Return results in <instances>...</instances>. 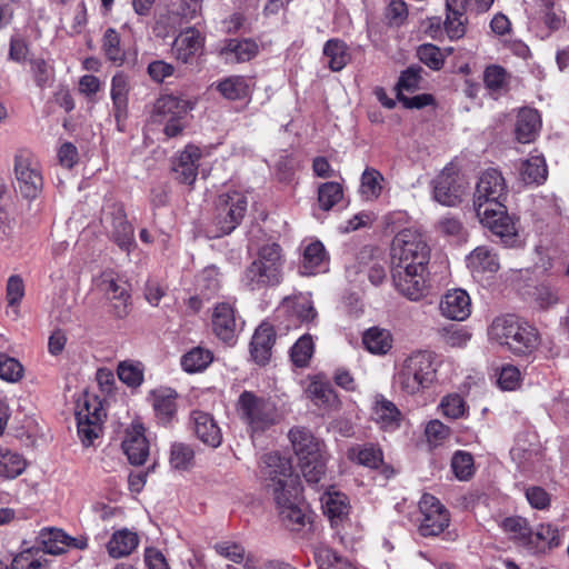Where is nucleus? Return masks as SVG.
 <instances>
[{
  "instance_id": "nucleus-58",
  "label": "nucleus",
  "mask_w": 569,
  "mask_h": 569,
  "mask_svg": "<svg viewBox=\"0 0 569 569\" xmlns=\"http://www.w3.org/2000/svg\"><path fill=\"white\" fill-rule=\"evenodd\" d=\"M507 72L497 64H491L483 72V82L487 89L498 92L507 86Z\"/></svg>"
},
{
  "instance_id": "nucleus-48",
  "label": "nucleus",
  "mask_w": 569,
  "mask_h": 569,
  "mask_svg": "<svg viewBox=\"0 0 569 569\" xmlns=\"http://www.w3.org/2000/svg\"><path fill=\"white\" fill-rule=\"evenodd\" d=\"M217 90L228 100L244 99L250 93L249 84L241 76H232L218 82Z\"/></svg>"
},
{
  "instance_id": "nucleus-36",
  "label": "nucleus",
  "mask_w": 569,
  "mask_h": 569,
  "mask_svg": "<svg viewBox=\"0 0 569 569\" xmlns=\"http://www.w3.org/2000/svg\"><path fill=\"white\" fill-rule=\"evenodd\" d=\"M348 459L367 468L377 469L383 462L381 449L372 443L355 445L348 450Z\"/></svg>"
},
{
  "instance_id": "nucleus-47",
  "label": "nucleus",
  "mask_w": 569,
  "mask_h": 569,
  "mask_svg": "<svg viewBox=\"0 0 569 569\" xmlns=\"http://www.w3.org/2000/svg\"><path fill=\"white\" fill-rule=\"evenodd\" d=\"M213 360V355L209 349L194 347L184 353L181 358V367L189 373L204 370Z\"/></svg>"
},
{
  "instance_id": "nucleus-35",
  "label": "nucleus",
  "mask_w": 569,
  "mask_h": 569,
  "mask_svg": "<svg viewBox=\"0 0 569 569\" xmlns=\"http://www.w3.org/2000/svg\"><path fill=\"white\" fill-rule=\"evenodd\" d=\"M325 513L332 523H338L348 517L350 503L348 497L339 491H328L321 498Z\"/></svg>"
},
{
  "instance_id": "nucleus-64",
  "label": "nucleus",
  "mask_w": 569,
  "mask_h": 569,
  "mask_svg": "<svg viewBox=\"0 0 569 569\" xmlns=\"http://www.w3.org/2000/svg\"><path fill=\"white\" fill-rule=\"evenodd\" d=\"M11 569H47L46 565L30 552H22L13 558Z\"/></svg>"
},
{
  "instance_id": "nucleus-22",
  "label": "nucleus",
  "mask_w": 569,
  "mask_h": 569,
  "mask_svg": "<svg viewBox=\"0 0 569 569\" xmlns=\"http://www.w3.org/2000/svg\"><path fill=\"white\" fill-rule=\"evenodd\" d=\"M178 393L171 388H159L151 392L152 408L159 423L170 425L177 416Z\"/></svg>"
},
{
  "instance_id": "nucleus-39",
  "label": "nucleus",
  "mask_w": 569,
  "mask_h": 569,
  "mask_svg": "<svg viewBox=\"0 0 569 569\" xmlns=\"http://www.w3.org/2000/svg\"><path fill=\"white\" fill-rule=\"evenodd\" d=\"M519 171L525 183L541 184L548 177L547 163L542 156H530L521 162Z\"/></svg>"
},
{
  "instance_id": "nucleus-59",
  "label": "nucleus",
  "mask_w": 569,
  "mask_h": 569,
  "mask_svg": "<svg viewBox=\"0 0 569 569\" xmlns=\"http://www.w3.org/2000/svg\"><path fill=\"white\" fill-rule=\"evenodd\" d=\"M440 410L447 418L459 419L465 415L466 402L463 398L457 393L448 395L442 398Z\"/></svg>"
},
{
  "instance_id": "nucleus-61",
  "label": "nucleus",
  "mask_w": 569,
  "mask_h": 569,
  "mask_svg": "<svg viewBox=\"0 0 569 569\" xmlns=\"http://www.w3.org/2000/svg\"><path fill=\"white\" fill-rule=\"evenodd\" d=\"M147 72L157 83H162L167 78L173 76L174 67L164 60H154L148 64Z\"/></svg>"
},
{
  "instance_id": "nucleus-2",
  "label": "nucleus",
  "mask_w": 569,
  "mask_h": 569,
  "mask_svg": "<svg viewBox=\"0 0 569 569\" xmlns=\"http://www.w3.org/2000/svg\"><path fill=\"white\" fill-rule=\"evenodd\" d=\"M488 335L518 356L531 355L540 343L538 329L512 315L497 317L489 327Z\"/></svg>"
},
{
  "instance_id": "nucleus-43",
  "label": "nucleus",
  "mask_w": 569,
  "mask_h": 569,
  "mask_svg": "<svg viewBox=\"0 0 569 569\" xmlns=\"http://www.w3.org/2000/svg\"><path fill=\"white\" fill-rule=\"evenodd\" d=\"M459 0H447V18L445 31L449 39L457 40L466 33V18L461 10L457 9Z\"/></svg>"
},
{
  "instance_id": "nucleus-8",
  "label": "nucleus",
  "mask_w": 569,
  "mask_h": 569,
  "mask_svg": "<svg viewBox=\"0 0 569 569\" xmlns=\"http://www.w3.org/2000/svg\"><path fill=\"white\" fill-rule=\"evenodd\" d=\"M192 108V103L187 99L173 94H164L156 100L152 119L154 122L164 123V134L173 138L179 136L184 129L186 116Z\"/></svg>"
},
{
  "instance_id": "nucleus-23",
  "label": "nucleus",
  "mask_w": 569,
  "mask_h": 569,
  "mask_svg": "<svg viewBox=\"0 0 569 569\" xmlns=\"http://www.w3.org/2000/svg\"><path fill=\"white\" fill-rule=\"evenodd\" d=\"M288 437L299 462L325 452L323 443L307 428L295 427L290 429Z\"/></svg>"
},
{
  "instance_id": "nucleus-18",
  "label": "nucleus",
  "mask_w": 569,
  "mask_h": 569,
  "mask_svg": "<svg viewBox=\"0 0 569 569\" xmlns=\"http://www.w3.org/2000/svg\"><path fill=\"white\" fill-rule=\"evenodd\" d=\"M98 289L111 301H113L114 313L122 318L128 313V301L130 295L124 281H120L111 270L101 272L97 280Z\"/></svg>"
},
{
  "instance_id": "nucleus-25",
  "label": "nucleus",
  "mask_w": 569,
  "mask_h": 569,
  "mask_svg": "<svg viewBox=\"0 0 569 569\" xmlns=\"http://www.w3.org/2000/svg\"><path fill=\"white\" fill-rule=\"evenodd\" d=\"M329 269V257L325 246L316 240L307 244L303 249L302 261L299 267L300 273L312 276L326 272Z\"/></svg>"
},
{
  "instance_id": "nucleus-37",
  "label": "nucleus",
  "mask_w": 569,
  "mask_h": 569,
  "mask_svg": "<svg viewBox=\"0 0 569 569\" xmlns=\"http://www.w3.org/2000/svg\"><path fill=\"white\" fill-rule=\"evenodd\" d=\"M258 44L251 39H230L227 41L221 53L226 59L232 62H246L257 56Z\"/></svg>"
},
{
  "instance_id": "nucleus-19",
  "label": "nucleus",
  "mask_w": 569,
  "mask_h": 569,
  "mask_svg": "<svg viewBox=\"0 0 569 569\" xmlns=\"http://www.w3.org/2000/svg\"><path fill=\"white\" fill-rule=\"evenodd\" d=\"M122 449L132 465H143L149 456V442L141 423L134 422L127 430Z\"/></svg>"
},
{
  "instance_id": "nucleus-62",
  "label": "nucleus",
  "mask_w": 569,
  "mask_h": 569,
  "mask_svg": "<svg viewBox=\"0 0 569 569\" xmlns=\"http://www.w3.org/2000/svg\"><path fill=\"white\" fill-rule=\"evenodd\" d=\"M520 371L517 367L507 365L500 370L498 385L503 390H515L519 386Z\"/></svg>"
},
{
  "instance_id": "nucleus-60",
  "label": "nucleus",
  "mask_w": 569,
  "mask_h": 569,
  "mask_svg": "<svg viewBox=\"0 0 569 569\" xmlns=\"http://www.w3.org/2000/svg\"><path fill=\"white\" fill-rule=\"evenodd\" d=\"M418 57L422 63L432 70H440L445 62V57L440 49L431 43L420 46Z\"/></svg>"
},
{
  "instance_id": "nucleus-54",
  "label": "nucleus",
  "mask_w": 569,
  "mask_h": 569,
  "mask_svg": "<svg viewBox=\"0 0 569 569\" xmlns=\"http://www.w3.org/2000/svg\"><path fill=\"white\" fill-rule=\"evenodd\" d=\"M451 469L457 479L461 481L470 479L475 472L472 455L463 450L456 451L451 458Z\"/></svg>"
},
{
  "instance_id": "nucleus-7",
  "label": "nucleus",
  "mask_w": 569,
  "mask_h": 569,
  "mask_svg": "<svg viewBox=\"0 0 569 569\" xmlns=\"http://www.w3.org/2000/svg\"><path fill=\"white\" fill-rule=\"evenodd\" d=\"M14 188L24 199L33 200L43 189L41 164L33 152L20 149L13 158Z\"/></svg>"
},
{
  "instance_id": "nucleus-14",
  "label": "nucleus",
  "mask_w": 569,
  "mask_h": 569,
  "mask_svg": "<svg viewBox=\"0 0 569 569\" xmlns=\"http://www.w3.org/2000/svg\"><path fill=\"white\" fill-rule=\"evenodd\" d=\"M212 331L222 342L232 346L242 331L244 321L230 302H219L211 316Z\"/></svg>"
},
{
  "instance_id": "nucleus-15",
  "label": "nucleus",
  "mask_w": 569,
  "mask_h": 569,
  "mask_svg": "<svg viewBox=\"0 0 569 569\" xmlns=\"http://www.w3.org/2000/svg\"><path fill=\"white\" fill-rule=\"evenodd\" d=\"M391 276L395 288L409 300L418 301L426 297L429 291L428 269L392 267Z\"/></svg>"
},
{
  "instance_id": "nucleus-40",
  "label": "nucleus",
  "mask_w": 569,
  "mask_h": 569,
  "mask_svg": "<svg viewBox=\"0 0 569 569\" xmlns=\"http://www.w3.org/2000/svg\"><path fill=\"white\" fill-rule=\"evenodd\" d=\"M499 527L517 543L525 548H527V545H530L531 529L525 518L519 516L507 517L499 522Z\"/></svg>"
},
{
  "instance_id": "nucleus-29",
  "label": "nucleus",
  "mask_w": 569,
  "mask_h": 569,
  "mask_svg": "<svg viewBox=\"0 0 569 569\" xmlns=\"http://www.w3.org/2000/svg\"><path fill=\"white\" fill-rule=\"evenodd\" d=\"M274 338L272 327L267 323H262L256 329L250 343V352L254 362L266 365L270 360Z\"/></svg>"
},
{
  "instance_id": "nucleus-63",
  "label": "nucleus",
  "mask_w": 569,
  "mask_h": 569,
  "mask_svg": "<svg viewBox=\"0 0 569 569\" xmlns=\"http://www.w3.org/2000/svg\"><path fill=\"white\" fill-rule=\"evenodd\" d=\"M421 68L410 67L407 70L402 71L399 81L397 83L398 92L402 90L413 91L419 88V82L421 80L420 76Z\"/></svg>"
},
{
  "instance_id": "nucleus-6",
  "label": "nucleus",
  "mask_w": 569,
  "mask_h": 569,
  "mask_svg": "<svg viewBox=\"0 0 569 569\" xmlns=\"http://www.w3.org/2000/svg\"><path fill=\"white\" fill-rule=\"evenodd\" d=\"M236 410L251 432H262L278 421L274 403L251 391L246 390L239 396Z\"/></svg>"
},
{
  "instance_id": "nucleus-41",
  "label": "nucleus",
  "mask_w": 569,
  "mask_h": 569,
  "mask_svg": "<svg viewBox=\"0 0 569 569\" xmlns=\"http://www.w3.org/2000/svg\"><path fill=\"white\" fill-rule=\"evenodd\" d=\"M67 533L61 529L43 528L37 537V543L46 553L61 555L66 552Z\"/></svg>"
},
{
  "instance_id": "nucleus-1",
  "label": "nucleus",
  "mask_w": 569,
  "mask_h": 569,
  "mask_svg": "<svg viewBox=\"0 0 569 569\" xmlns=\"http://www.w3.org/2000/svg\"><path fill=\"white\" fill-rule=\"evenodd\" d=\"M508 197L509 188L500 170L488 168L480 173L472 198L477 217L503 246L513 247L518 241V229L507 211Z\"/></svg>"
},
{
  "instance_id": "nucleus-11",
  "label": "nucleus",
  "mask_w": 569,
  "mask_h": 569,
  "mask_svg": "<svg viewBox=\"0 0 569 569\" xmlns=\"http://www.w3.org/2000/svg\"><path fill=\"white\" fill-rule=\"evenodd\" d=\"M280 489L281 487L278 490ZM300 495V487L291 486L287 491H278L273 496L279 519L291 531H300L309 522V517L301 503Z\"/></svg>"
},
{
  "instance_id": "nucleus-33",
  "label": "nucleus",
  "mask_w": 569,
  "mask_h": 569,
  "mask_svg": "<svg viewBox=\"0 0 569 569\" xmlns=\"http://www.w3.org/2000/svg\"><path fill=\"white\" fill-rule=\"evenodd\" d=\"M129 78L123 72H117L111 79V99L117 122L127 117Z\"/></svg>"
},
{
  "instance_id": "nucleus-13",
  "label": "nucleus",
  "mask_w": 569,
  "mask_h": 569,
  "mask_svg": "<svg viewBox=\"0 0 569 569\" xmlns=\"http://www.w3.org/2000/svg\"><path fill=\"white\" fill-rule=\"evenodd\" d=\"M101 222L114 242L123 250L133 243V228L127 220L124 208L119 202H107L102 208Z\"/></svg>"
},
{
  "instance_id": "nucleus-20",
  "label": "nucleus",
  "mask_w": 569,
  "mask_h": 569,
  "mask_svg": "<svg viewBox=\"0 0 569 569\" xmlns=\"http://www.w3.org/2000/svg\"><path fill=\"white\" fill-rule=\"evenodd\" d=\"M201 157L202 152L199 147L188 144L181 151L173 166L174 178L180 183L191 186L197 179Z\"/></svg>"
},
{
  "instance_id": "nucleus-46",
  "label": "nucleus",
  "mask_w": 569,
  "mask_h": 569,
  "mask_svg": "<svg viewBox=\"0 0 569 569\" xmlns=\"http://www.w3.org/2000/svg\"><path fill=\"white\" fill-rule=\"evenodd\" d=\"M102 51L106 58L117 66L126 60V51L121 46V37L113 28H108L102 38Z\"/></svg>"
},
{
  "instance_id": "nucleus-10",
  "label": "nucleus",
  "mask_w": 569,
  "mask_h": 569,
  "mask_svg": "<svg viewBox=\"0 0 569 569\" xmlns=\"http://www.w3.org/2000/svg\"><path fill=\"white\" fill-rule=\"evenodd\" d=\"M432 197L442 206L459 204L467 193L468 183L453 164L446 166L431 181Z\"/></svg>"
},
{
  "instance_id": "nucleus-4",
  "label": "nucleus",
  "mask_w": 569,
  "mask_h": 569,
  "mask_svg": "<svg viewBox=\"0 0 569 569\" xmlns=\"http://www.w3.org/2000/svg\"><path fill=\"white\" fill-rule=\"evenodd\" d=\"M283 260L278 243L262 246L257 258L244 269L241 283L250 291H260L278 286L282 280Z\"/></svg>"
},
{
  "instance_id": "nucleus-44",
  "label": "nucleus",
  "mask_w": 569,
  "mask_h": 569,
  "mask_svg": "<svg viewBox=\"0 0 569 569\" xmlns=\"http://www.w3.org/2000/svg\"><path fill=\"white\" fill-rule=\"evenodd\" d=\"M26 468V460L18 452L0 447V477L13 479Z\"/></svg>"
},
{
  "instance_id": "nucleus-55",
  "label": "nucleus",
  "mask_w": 569,
  "mask_h": 569,
  "mask_svg": "<svg viewBox=\"0 0 569 569\" xmlns=\"http://www.w3.org/2000/svg\"><path fill=\"white\" fill-rule=\"evenodd\" d=\"M117 373L129 387H139L143 381V367L140 362L122 361L118 365Z\"/></svg>"
},
{
  "instance_id": "nucleus-31",
  "label": "nucleus",
  "mask_w": 569,
  "mask_h": 569,
  "mask_svg": "<svg viewBox=\"0 0 569 569\" xmlns=\"http://www.w3.org/2000/svg\"><path fill=\"white\" fill-rule=\"evenodd\" d=\"M306 396L317 407L325 411L336 410L340 406V400L328 382L313 380L306 389Z\"/></svg>"
},
{
  "instance_id": "nucleus-30",
  "label": "nucleus",
  "mask_w": 569,
  "mask_h": 569,
  "mask_svg": "<svg viewBox=\"0 0 569 569\" xmlns=\"http://www.w3.org/2000/svg\"><path fill=\"white\" fill-rule=\"evenodd\" d=\"M139 545L137 532L122 528L116 530L107 542V552L113 559L130 556Z\"/></svg>"
},
{
  "instance_id": "nucleus-12",
  "label": "nucleus",
  "mask_w": 569,
  "mask_h": 569,
  "mask_svg": "<svg viewBox=\"0 0 569 569\" xmlns=\"http://www.w3.org/2000/svg\"><path fill=\"white\" fill-rule=\"evenodd\" d=\"M262 462V473L273 496L278 493L279 487L281 492L287 491L291 485L296 488L300 487L298 478L293 476L291 461L287 457L273 451L266 453Z\"/></svg>"
},
{
  "instance_id": "nucleus-28",
  "label": "nucleus",
  "mask_w": 569,
  "mask_h": 569,
  "mask_svg": "<svg viewBox=\"0 0 569 569\" xmlns=\"http://www.w3.org/2000/svg\"><path fill=\"white\" fill-rule=\"evenodd\" d=\"M196 436L206 445L217 448L221 445L222 433L211 415L203 411L192 412Z\"/></svg>"
},
{
  "instance_id": "nucleus-5",
  "label": "nucleus",
  "mask_w": 569,
  "mask_h": 569,
  "mask_svg": "<svg viewBox=\"0 0 569 569\" xmlns=\"http://www.w3.org/2000/svg\"><path fill=\"white\" fill-rule=\"evenodd\" d=\"M430 248L426 237L415 229H403L397 233L391 246L392 267L428 269Z\"/></svg>"
},
{
  "instance_id": "nucleus-42",
  "label": "nucleus",
  "mask_w": 569,
  "mask_h": 569,
  "mask_svg": "<svg viewBox=\"0 0 569 569\" xmlns=\"http://www.w3.org/2000/svg\"><path fill=\"white\" fill-rule=\"evenodd\" d=\"M323 56L328 59V66L332 71L342 70L350 60L347 44L339 39H330L325 43Z\"/></svg>"
},
{
  "instance_id": "nucleus-34",
  "label": "nucleus",
  "mask_w": 569,
  "mask_h": 569,
  "mask_svg": "<svg viewBox=\"0 0 569 569\" xmlns=\"http://www.w3.org/2000/svg\"><path fill=\"white\" fill-rule=\"evenodd\" d=\"M540 116L531 108L521 109L516 122V138L520 143L531 142L540 128Z\"/></svg>"
},
{
  "instance_id": "nucleus-45",
  "label": "nucleus",
  "mask_w": 569,
  "mask_h": 569,
  "mask_svg": "<svg viewBox=\"0 0 569 569\" xmlns=\"http://www.w3.org/2000/svg\"><path fill=\"white\" fill-rule=\"evenodd\" d=\"M383 176L375 168H366L361 174L360 193L368 201L376 200L382 192Z\"/></svg>"
},
{
  "instance_id": "nucleus-49",
  "label": "nucleus",
  "mask_w": 569,
  "mask_h": 569,
  "mask_svg": "<svg viewBox=\"0 0 569 569\" xmlns=\"http://www.w3.org/2000/svg\"><path fill=\"white\" fill-rule=\"evenodd\" d=\"M326 452L318 453L299 462L303 478L308 483L317 485L326 473Z\"/></svg>"
},
{
  "instance_id": "nucleus-50",
  "label": "nucleus",
  "mask_w": 569,
  "mask_h": 569,
  "mask_svg": "<svg viewBox=\"0 0 569 569\" xmlns=\"http://www.w3.org/2000/svg\"><path fill=\"white\" fill-rule=\"evenodd\" d=\"M283 307L290 309L291 312L302 322L312 321L317 311L315 310L311 300L306 296H296L292 299L286 298Z\"/></svg>"
},
{
  "instance_id": "nucleus-56",
  "label": "nucleus",
  "mask_w": 569,
  "mask_h": 569,
  "mask_svg": "<svg viewBox=\"0 0 569 569\" xmlns=\"http://www.w3.org/2000/svg\"><path fill=\"white\" fill-rule=\"evenodd\" d=\"M533 301L540 309L552 308L560 302L558 289L547 283H540L535 288Z\"/></svg>"
},
{
  "instance_id": "nucleus-51",
  "label": "nucleus",
  "mask_w": 569,
  "mask_h": 569,
  "mask_svg": "<svg viewBox=\"0 0 569 569\" xmlns=\"http://www.w3.org/2000/svg\"><path fill=\"white\" fill-rule=\"evenodd\" d=\"M342 197L343 189L342 186L338 182H325L321 183L318 188L319 206L325 211L332 209L338 202L341 201Z\"/></svg>"
},
{
  "instance_id": "nucleus-52",
  "label": "nucleus",
  "mask_w": 569,
  "mask_h": 569,
  "mask_svg": "<svg viewBox=\"0 0 569 569\" xmlns=\"http://www.w3.org/2000/svg\"><path fill=\"white\" fill-rule=\"evenodd\" d=\"M315 345L310 335H303L291 347L290 357L295 366L299 368L307 367L313 355Z\"/></svg>"
},
{
  "instance_id": "nucleus-24",
  "label": "nucleus",
  "mask_w": 569,
  "mask_h": 569,
  "mask_svg": "<svg viewBox=\"0 0 569 569\" xmlns=\"http://www.w3.org/2000/svg\"><path fill=\"white\" fill-rule=\"evenodd\" d=\"M202 47L203 38L201 33L194 28H188L174 39L172 53L178 61L190 63Z\"/></svg>"
},
{
  "instance_id": "nucleus-17",
  "label": "nucleus",
  "mask_w": 569,
  "mask_h": 569,
  "mask_svg": "<svg viewBox=\"0 0 569 569\" xmlns=\"http://www.w3.org/2000/svg\"><path fill=\"white\" fill-rule=\"evenodd\" d=\"M104 413L100 403L86 400L76 412L78 435L83 446L89 447L99 437Z\"/></svg>"
},
{
  "instance_id": "nucleus-57",
  "label": "nucleus",
  "mask_w": 569,
  "mask_h": 569,
  "mask_svg": "<svg viewBox=\"0 0 569 569\" xmlns=\"http://www.w3.org/2000/svg\"><path fill=\"white\" fill-rule=\"evenodd\" d=\"M23 367L14 358L0 353V378L8 382H16L22 378Z\"/></svg>"
},
{
  "instance_id": "nucleus-26",
  "label": "nucleus",
  "mask_w": 569,
  "mask_h": 569,
  "mask_svg": "<svg viewBox=\"0 0 569 569\" xmlns=\"http://www.w3.org/2000/svg\"><path fill=\"white\" fill-rule=\"evenodd\" d=\"M401 411L383 395H376L372 401V418L385 430H395L400 427Z\"/></svg>"
},
{
  "instance_id": "nucleus-9",
  "label": "nucleus",
  "mask_w": 569,
  "mask_h": 569,
  "mask_svg": "<svg viewBox=\"0 0 569 569\" xmlns=\"http://www.w3.org/2000/svg\"><path fill=\"white\" fill-rule=\"evenodd\" d=\"M247 206V198L240 191L232 190L219 194L216 202V237L231 233L244 217Z\"/></svg>"
},
{
  "instance_id": "nucleus-38",
  "label": "nucleus",
  "mask_w": 569,
  "mask_h": 569,
  "mask_svg": "<svg viewBox=\"0 0 569 569\" xmlns=\"http://www.w3.org/2000/svg\"><path fill=\"white\" fill-rule=\"evenodd\" d=\"M362 345L373 355H386L392 348V336L387 329L372 327L362 335Z\"/></svg>"
},
{
  "instance_id": "nucleus-16",
  "label": "nucleus",
  "mask_w": 569,
  "mask_h": 569,
  "mask_svg": "<svg viewBox=\"0 0 569 569\" xmlns=\"http://www.w3.org/2000/svg\"><path fill=\"white\" fill-rule=\"evenodd\" d=\"M419 509L422 515L419 525L421 536H438L449 526V512L435 496L425 493L419 501Z\"/></svg>"
},
{
  "instance_id": "nucleus-21",
  "label": "nucleus",
  "mask_w": 569,
  "mask_h": 569,
  "mask_svg": "<svg viewBox=\"0 0 569 569\" xmlns=\"http://www.w3.org/2000/svg\"><path fill=\"white\" fill-rule=\"evenodd\" d=\"M440 311L448 319L462 321L471 313V301L462 289L449 290L440 301Z\"/></svg>"
},
{
  "instance_id": "nucleus-32",
  "label": "nucleus",
  "mask_w": 569,
  "mask_h": 569,
  "mask_svg": "<svg viewBox=\"0 0 569 569\" xmlns=\"http://www.w3.org/2000/svg\"><path fill=\"white\" fill-rule=\"evenodd\" d=\"M560 545V532L551 525H540L537 530L530 531V545L527 549L532 553H545Z\"/></svg>"
},
{
  "instance_id": "nucleus-3",
  "label": "nucleus",
  "mask_w": 569,
  "mask_h": 569,
  "mask_svg": "<svg viewBox=\"0 0 569 569\" xmlns=\"http://www.w3.org/2000/svg\"><path fill=\"white\" fill-rule=\"evenodd\" d=\"M436 357L430 351H416L408 356L393 376V387L415 396L431 387L437 378Z\"/></svg>"
},
{
  "instance_id": "nucleus-53",
  "label": "nucleus",
  "mask_w": 569,
  "mask_h": 569,
  "mask_svg": "<svg viewBox=\"0 0 569 569\" xmlns=\"http://www.w3.org/2000/svg\"><path fill=\"white\" fill-rule=\"evenodd\" d=\"M194 452L192 448L182 442H176L170 449V466L176 470H187L193 465Z\"/></svg>"
},
{
  "instance_id": "nucleus-27",
  "label": "nucleus",
  "mask_w": 569,
  "mask_h": 569,
  "mask_svg": "<svg viewBox=\"0 0 569 569\" xmlns=\"http://www.w3.org/2000/svg\"><path fill=\"white\" fill-rule=\"evenodd\" d=\"M467 264L475 278L493 274L500 268L497 253L486 246H479L471 251L467 257Z\"/></svg>"
}]
</instances>
